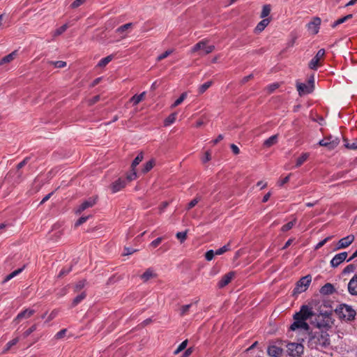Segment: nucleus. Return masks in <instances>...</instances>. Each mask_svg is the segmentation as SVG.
Masks as SVG:
<instances>
[{
	"mask_svg": "<svg viewBox=\"0 0 357 357\" xmlns=\"http://www.w3.org/2000/svg\"><path fill=\"white\" fill-rule=\"evenodd\" d=\"M279 87V84L278 83H274L269 85L267 88L268 93L273 92L276 89Z\"/></svg>",
	"mask_w": 357,
	"mask_h": 357,
	"instance_id": "obj_57",
	"label": "nucleus"
},
{
	"mask_svg": "<svg viewBox=\"0 0 357 357\" xmlns=\"http://www.w3.org/2000/svg\"><path fill=\"white\" fill-rule=\"evenodd\" d=\"M307 344L311 349H326L331 344L330 335L326 331L311 332Z\"/></svg>",
	"mask_w": 357,
	"mask_h": 357,
	"instance_id": "obj_2",
	"label": "nucleus"
},
{
	"mask_svg": "<svg viewBox=\"0 0 357 357\" xmlns=\"http://www.w3.org/2000/svg\"><path fill=\"white\" fill-rule=\"evenodd\" d=\"M89 216H83V217H81L79 218L77 221L75 222V227H79V225H82L83 223H84L89 218Z\"/></svg>",
	"mask_w": 357,
	"mask_h": 357,
	"instance_id": "obj_54",
	"label": "nucleus"
},
{
	"mask_svg": "<svg viewBox=\"0 0 357 357\" xmlns=\"http://www.w3.org/2000/svg\"><path fill=\"white\" fill-rule=\"evenodd\" d=\"M187 96L186 93H183L181 96L172 105V108L176 107L183 102Z\"/></svg>",
	"mask_w": 357,
	"mask_h": 357,
	"instance_id": "obj_43",
	"label": "nucleus"
},
{
	"mask_svg": "<svg viewBox=\"0 0 357 357\" xmlns=\"http://www.w3.org/2000/svg\"><path fill=\"white\" fill-rule=\"evenodd\" d=\"M22 270H23V268H18V269L14 271L13 272H12L11 273H10L9 275H8L5 278V279L2 281V284L7 282L8 281L11 280L14 277L17 276L18 274H20L22 271Z\"/></svg>",
	"mask_w": 357,
	"mask_h": 357,
	"instance_id": "obj_28",
	"label": "nucleus"
},
{
	"mask_svg": "<svg viewBox=\"0 0 357 357\" xmlns=\"http://www.w3.org/2000/svg\"><path fill=\"white\" fill-rule=\"evenodd\" d=\"M234 272L232 271L224 275L218 284V287L223 288L224 287L227 285L231 282L232 278L234 277Z\"/></svg>",
	"mask_w": 357,
	"mask_h": 357,
	"instance_id": "obj_17",
	"label": "nucleus"
},
{
	"mask_svg": "<svg viewBox=\"0 0 357 357\" xmlns=\"http://www.w3.org/2000/svg\"><path fill=\"white\" fill-rule=\"evenodd\" d=\"M86 283H87V282L86 280H82L77 282L74 287V291L75 292L80 291L85 287Z\"/></svg>",
	"mask_w": 357,
	"mask_h": 357,
	"instance_id": "obj_37",
	"label": "nucleus"
},
{
	"mask_svg": "<svg viewBox=\"0 0 357 357\" xmlns=\"http://www.w3.org/2000/svg\"><path fill=\"white\" fill-rule=\"evenodd\" d=\"M343 141L344 142V146L348 149L356 150L357 149V138L354 140L353 142H349V140L344 137Z\"/></svg>",
	"mask_w": 357,
	"mask_h": 357,
	"instance_id": "obj_26",
	"label": "nucleus"
},
{
	"mask_svg": "<svg viewBox=\"0 0 357 357\" xmlns=\"http://www.w3.org/2000/svg\"><path fill=\"white\" fill-rule=\"evenodd\" d=\"M230 147H231L232 152L235 155H238L240 153V150H239L238 147L236 145H235L234 144H231Z\"/></svg>",
	"mask_w": 357,
	"mask_h": 357,
	"instance_id": "obj_64",
	"label": "nucleus"
},
{
	"mask_svg": "<svg viewBox=\"0 0 357 357\" xmlns=\"http://www.w3.org/2000/svg\"><path fill=\"white\" fill-rule=\"evenodd\" d=\"M132 27V23L130 22V23H127V24H125L121 26H119V28L116 29V31L117 33H124L126 30H128V29H130Z\"/></svg>",
	"mask_w": 357,
	"mask_h": 357,
	"instance_id": "obj_38",
	"label": "nucleus"
},
{
	"mask_svg": "<svg viewBox=\"0 0 357 357\" xmlns=\"http://www.w3.org/2000/svg\"><path fill=\"white\" fill-rule=\"evenodd\" d=\"M312 281V277L310 275L301 278L296 283L294 289V294H301L306 291Z\"/></svg>",
	"mask_w": 357,
	"mask_h": 357,
	"instance_id": "obj_7",
	"label": "nucleus"
},
{
	"mask_svg": "<svg viewBox=\"0 0 357 357\" xmlns=\"http://www.w3.org/2000/svg\"><path fill=\"white\" fill-rule=\"evenodd\" d=\"M321 24V19L318 17H314L312 20L307 25V29L312 34L318 33Z\"/></svg>",
	"mask_w": 357,
	"mask_h": 357,
	"instance_id": "obj_13",
	"label": "nucleus"
},
{
	"mask_svg": "<svg viewBox=\"0 0 357 357\" xmlns=\"http://www.w3.org/2000/svg\"><path fill=\"white\" fill-rule=\"evenodd\" d=\"M270 22H271L270 19L264 18L256 26V27L255 29V33H261L269 24Z\"/></svg>",
	"mask_w": 357,
	"mask_h": 357,
	"instance_id": "obj_20",
	"label": "nucleus"
},
{
	"mask_svg": "<svg viewBox=\"0 0 357 357\" xmlns=\"http://www.w3.org/2000/svg\"><path fill=\"white\" fill-rule=\"evenodd\" d=\"M68 29V25L66 24H63L61 26H60L59 28H58L57 29H56L54 32V34H53V36L54 37H56L58 36H60L61 34H62L63 32H65L66 31V29Z\"/></svg>",
	"mask_w": 357,
	"mask_h": 357,
	"instance_id": "obj_40",
	"label": "nucleus"
},
{
	"mask_svg": "<svg viewBox=\"0 0 357 357\" xmlns=\"http://www.w3.org/2000/svg\"><path fill=\"white\" fill-rule=\"evenodd\" d=\"M176 118V114L172 113L170 115H169L164 121V125L165 126H168L171 125L172 123H174Z\"/></svg>",
	"mask_w": 357,
	"mask_h": 357,
	"instance_id": "obj_32",
	"label": "nucleus"
},
{
	"mask_svg": "<svg viewBox=\"0 0 357 357\" xmlns=\"http://www.w3.org/2000/svg\"><path fill=\"white\" fill-rule=\"evenodd\" d=\"M325 55L324 49H320L314 57L310 61L309 68L312 70H317V67L320 65L319 61L324 58Z\"/></svg>",
	"mask_w": 357,
	"mask_h": 357,
	"instance_id": "obj_11",
	"label": "nucleus"
},
{
	"mask_svg": "<svg viewBox=\"0 0 357 357\" xmlns=\"http://www.w3.org/2000/svg\"><path fill=\"white\" fill-rule=\"evenodd\" d=\"M145 95H146V92L144 91L142 92V93H140L139 95H135L133 96L130 99V102H132L134 105H137V104H139L142 100H144V97H145Z\"/></svg>",
	"mask_w": 357,
	"mask_h": 357,
	"instance_id": "obj_23",
	"label": "nucleus"
},
{
	"mask_svg": "<svg viewBox=\"0 0 357 357\" xmlns=\"http://www.w3.org/2000/svg\"><path fill=\"white\" fill-rule=\"evenodd\" d=\"M296 220L294 219L292 221L289 222L286 225H283L281 228L282 231L285 232L290 230L296 224Z\"/></svg>",
	"mask_w": 357,
	"mask_h": 357,
	"instance_id": "obj_39",
	"label": "nucleus"
},
{
	"mask_svg": "<svg viewBox=\"0 0 357 357\" xmlns=\"http://www.w3.org/2000/svg\"><path fill=\"white\" fill-rule=\"evenodd\" d=\"M308 158L309 153H302V155L296 160V167H300L301 165H303V162H305L307 160Z\"/></svg>",
	"mask_w": 357,
	"mask_h": 357,
	"instance_id": "obj_35",
	"label": "nucleus"
},
{
	"mask_svg": "<svg viewBox=\"0 0 357 357\" xmlns=\"http://www.w3.org/2000/svg\"><path fill=\"white\" fill-rule=\"evenodd\" d=\"M113 59L112 55H109L103 59H102L98 63L97 66L100 68L105 67L107 64H108Z\"/></svg>",
	"mask_w": 357,
	"mask_h": 357,
	"instance_id": "obj_29",
	"label": "nucleus"
},
{
	"mask_svg": "<svg viewBox=\"0 0 357 357\" xmlns=\"http://www.w3.org/2000/svg\"><path fill=\"white\" fill-rule=\"evenodd\" d=\"M127 185V181L124 178H119L110 185L111 190L113 193H116L123 189Z\"/></svg>",
	"mask_w": 357,
	"mask_h": 357,
	"instance_id": "obj_14",
	"label": "nucleus"
},
{
	"mask_svg": "<svg viewBox=\"0 0 357 357\" xmlns=\"http://www.w3.org/2000/svg\"><path fill=\"white\" fill-rule=\"evenodd\" d=\"M339 144L340 139L337 137L333 138L331 136L325 137L319 142L320 146L328 147L330 150L335 149Z\"/></svg>",
	"mask_w": 357,
	"mask_h": 357,
	"instance_id": "obj_9",
	"label": "nucleus"
},
{
	"mask_svg": "<svg viewBox=\"0 0 357 357\" xmlns=\"http://www.w3.org/2000/svg\"><path fill=\"white\" fill-rule=\"evenodd\" d=\"M253 74H250L248 76H245L244 77L241 81V84H245L246 82H248L250 79H252L253 78Z\"/></svg>",
	"mask_w": 357,
	"mask_h": 357,
	"instance_id": "obj_63",
	"label": "nucleus"
},
{
	"mask_svg": "<svg viewBox=\"0 0 357 357\" xmlns=\"http://www.w3.org/2000/svg\"><path fill=\"white\" fill-rule=\"evenodd\" d=\"M201 200V197L199 196H197L195 199H193L188 204L187 210H190L194 206H195L198 202Z\"/></svg>",
	"mask_w": 357,
	"mask_h": 357,
	"instance_id": "obj_45",
	"label": "nucleus"
},
{
	"mask_svg": "<svg viewBox=\"0 0 357 357\" xmlns=\"http://www.w3.org/2000/svg\"><path fill=\"white\" fill-rule=\"evenodd\" d=\"M86 296V292L83 291L79 295L77 296L73 301L72 305L73 307L76 306L78 303H79L82 301H83Z\"/></svg>",
	"mask_w": 357,
	"mask_h": 357,
	"instance_id": "obj_30",
	"label": "nucleus"
},
{
	"mask_svg": "<svg viewBox=\"0 0 357 357\" xmlns=\"http://www.w3.org/2000/svg\"><path fill=\"white\" fill-rule=\"evenodd\" d=\"M333 310L330 308L326 310L324 313L317 315L315 318V326L320 331H328L334 324V319L332 317Z\"/></svg>",
	"mask_w": 357,
	"mask_h": 357,
	"instance_id": "obj_3",
	"label": "nucleus"
},
{
	"mask_svg": "<svg viewBox=\"0 0 357 357\" xmlns=\"http://www.w3.org/2000/svg\"><path fill=\"white\" fill-rule=\"evenodd\" d=\"M191 306H192V304H188V305L181 306V307L180 308V312H179L180 316H181V317L185 316L190 310Z\"/></svg>",
	"mask_w": 357,
	"mask_h": 357,
	"instance_id": "obj_44",
	"label": "nucleus"
},
{
	"mask_svg": "<svg viewBox=\"0 0 357 357\" xmlns=\"http://www.w3.org/2000/svg\"><path fill=\"white\" fill-rule=\"evenodd\" d=\"M348 291L352 296H357V274L348 283Z\"/></svg>",
	"mask_w": 357,
	"mask_h": 357,
	"instance_id": "obj_19",
	"label": "nucleus"
},
{
	"mask_svg": "<svg viewBox=\"0 0 357 357\" xmlns=\"http://www.w3.org/2000/svg\"><path fill=\"white\" fill-rule=\"evenodd\" d=\"M187 230L185 231L177 232L176 236L181 243H183L187 238Z\"/></svg>",
	"mask_w": 357,
	"mask_h": 357,
	"instance_id": "obj_46",
	"label": "nucleus"
},
{
	"mask_svg": "<svg viewBox=\"0 0 357 357\" xmlns=\"http://www.w3.org/2000/svg\"><path fill=\"white\" fill-rule=\"evenodd\" d=\"M287 352L291 357H300L304 352V347L300 343H289L287 345Z\"/></svg>",
	"mask_w": 357,
	"mask_h": 357,
	"instance_id": "obj_6",
	"label": "nucleus"
},
{
	"mask_svg": "<svg viewBox=\"0 0 357 357\" xmlns=\"http://www.w3.org/2000/svg\"><path fill=\"white\" fill-rule=\"evenodd\" d=\"M213 84L212 81H208L199 86L198 88L199 94H203L211 85Z\"/></svg>",
	"mask_w": 357,
	"mask_h": 357,
	"instance_id": "obj_33",
	"label": "nucleus"
},
{
	"mask_svg": "<svg viewBox=\"0 0 357 357\" xmlns=\"http://www.w3.org/2000/svg\"><path fill=\"white\" fill-rule=\"evenodd\" d=\"M215 255V252H214L213 250H210L206 252L205 258L207 261H211L213 259Z\"/></svg>",
	"mask_w": 357,
	"mask_h": 357,
	"instance_id": "obj_51",
	"label": "nucleus"
},
{
	"mask_svg": "<svg viewBox=\"0 0 357 357\" xmlns=\"http://www.w3.org/2000/svg\"><path fill=\"white\" fill-rule=\"evenodd\" d=\"M347 255L348 254L347 252H343L335 255L331 261V266L333 268L337 267L340 264L346 260Z\"/></svg>",
	"mask_w": 357,
	"mask_h": 357,
	"instance_id": "obj_12",
	"label": "nucleus"
},
{
	"mask_svg": "<svg viewBox=\"0 0 357 357\" xmlns=\"http://www.w3.org/2000/svg\"><path fill=\"white\" fill-rule=\"evenodd\" d=\"M36 330V325L34 324L33 325L31 328H29V329H27L24 333H23V336L24 338L27 337L28 336H29L33 331H35Z\"/></svg>",
	"mask_w": 357,
	"mask_h": 357,
	"instance_id": "obj_50",
	"label": "nucleus"
},
{
	"mask_svg": "<svg viewBox=\"0 0 357 357\" xmlns=\"http://www.w3.org/2000/svg\"><path fill=\"white\" fill-rule=\"evenodd\" d=\"M334 291L335 288L331 283L326 284L321 287L320 290V292L323 294H332Z\"/></svg>",
	"mask_w": 357,
	"mask_h": 357,
	"instance_id": "obj_22",
	"label": "nucleus"
},
{
	"mask_svg": "<svg viewBox=\"0 0 357 357\" xmlns=\"http://www.w3.org/2000/svg\"><path fill=\"white\" fill-rule=\"evenodd\" d=\"M192 352H193V349L192 347H190L184 351V353L182 354L181 357H189L192 354Z\"/></svg>",
	"mask_w": 357,
	"mask_h": 357,
	"instance_id": "obj_60",
	"label": "nucleus"
},
{
	"mask_svg": "<svg viewBox=\"0 0 357 357\" xmlns=\"http://www.w3.org/2000/svg\"><path fill=\"white\" fill-rule=\"evenodd\" d=\"M35 313V310L32 309H26L19 313L14 319L13 322L18 324L22 319H29Z\"/></svg>",
	"mask_w": 357,
	"mask_h": 357,
	"instance_id": "obj_15",
	"label": "nucleus"
},
{
	"mask_svg": "<svg viewBox=\"0 0 357 357\" xmlns=\"http://www.w3.org/2000/svg\"><path fill=\"white\" fill-rule=\"evenodd\" d=\"M85 1V0H75L72 4H71V7L73 8H76L77 7H79L80 5H82V3H84Z\"/></svg>",
	"mask_w": 357,
	"mask_h": 357,
	"instance_id": "obj_58",
	"label": "nucleus"
},
{
	"mask_svg": "<svg viewBox=\"0 0 357 357\" xmlns=\"http://www.w3.org/2000/svg\"><path fill=\"white\" fill-rule=\"evenodd\" d=\"M187 345H188V340H185L179 344L178 348L174 351V355L178 354L181 351H182L183 350H184L186 348Z\"/></svg>",
	"mask_w": 357,
	"mask_h": 357,
	"instance_id": "obj_41",
	"label": "nucleus"
},
{
	"mask_svg": "<svg viewBox=\"0 0 357 357\" xmlns=\"http://www.w3.org/2000/svg\"><path fill=\"white\" fill-rule=\"evenodd\" d=\"M313 315L314 313L310 307L307 305L301 306L300 311L294 315V321L290 326V329L291 331H296L297 329L308 331L310 326L306 322V320Z\"/></svg>",
	"mask_w": 357,
	"mask_h": 357,
	"instance_id": "obj_1",
	"label": "nucleus"
},
{
	"mask_svg": "<svg viewBox=\"0 0 357 357\" xmlns=\"http://www.w3.org/2000/svg\"><path fill=\"white\" fill-rule=\"evenodd\" d=\"M99 100H100V96L99 95L95 96L91 99L89 100V101H88L89 105H92L95 104L96 102H97Z\"/></svg>",
	"mask_w": 357,
	"mask_h": 357,
	"instance_id": "obj_62",
	"label": "nucleus"
},
{
	"mask_svg": "<svg viewBox=\"0 0 357 357\" xmlns=\"http://www.w3.org/2000/svg\"><path fill=\"white\" fill-rule=\"evenodd\" d=\"M143 158H144V155H143V153L141 152L137 155V156L132 161V165H131V168L132 169H135V167L139 164V162L141 161H142Z\"/></svg>",
	"mask_w": 357,
	"mask_h": 357,
	"instance_id": "obj_34",
	"label": "nucleus"
},
{
	"mask_svg": "<svg viewBox=\"0 0 357 357\" xmlns=\"http://www.w3.org/2000/svg\"><path fill=\"white\" fill-rule=\"evenodd\" d=\"M354 240V235H349L346 237H344L341 238L337 245V249H342L347 248L349 245H350L352 242Z\"/></svg>",
	"mask_w": 357,
	"mask_h": 357,
	"instance_id": "obj_16",
	"label": "nucleus"
},
{
	"mask_svg": "<svg viewBox=\"0 0 357 357\" xmlns=\"http://www.w3.org/2000/svg\"><path fill=\"white\" fill-rule=\"evenodd\" d=\"M137 176V172H136L135 169H132V172L127 175L126 180L128 183V182H130L131 181L136 179Z\"/></svg>",
	"mask_w": 357,
	"mask_h": 357,
	"instance_id": "obj_49",
	"label": "nucleus"
},
{
	"mask_svg": "<svg viewBox=\"0 0 357 357\" xmlns=\"http://www.w3.org/2000/svg\"><path fill=\"white\" fill-rule=\"evenodd\" d=\"M271 6L267 4L264 5L262 8V10L261 12L260 17L261 18H265L266 17L268 16L271 13Z\"/></svg>",
	"mask_w": 357,
	"mask_h": 357,
	"instance_id": "obj_36",
	"label": "nucleus"
},
{
	"mask_svg": "<svg viewBox=\"0 0 357 357\" xmlns=\"http://www.w3.org/2000/svg\"><path fill=\"white\" fill-rule=\"evenodd\" d=\"M49 63L57 68H62L67 66L66 62L63 61H50Z\"/></svg>",
	"mask_w": 357,
	"mask_h": 357,
	"instance_id": "obj_42",
	"label": "nucleus"
},
{
	"mask_svg": "<svg viewBox=\"0 0 357 357\" xmlns=\"http://www.w3.org/2000/svg\"><path fill=\"white\" fill-rule=\"evenodd\" d=\"M215 49L214 45H207V40H202L197 43L191 50L192 53L203 50L205 54L212 52Z\"/></svg>",
	"mask_w": 357,
	"mask_h": 357,
	"instance_id": "obj_8",
	"label": "nucleus"
},
{
	"mask_svg": "<svg viewBox=\"0 0 357 357\" xmlns=\"http://www.w3.org/2000/svg\"><path fill=\"white\" fill-rule=\"evenodd\" d=\"M162 241V238L158 237L151 243L150 246L155 248L161 243Z\"/></svg>",
	"mask_w": 357,
	"mask_h": 357,
	"instance_id": "obj_53",
	"label": "nucleus"
},
{
	"mask_svg": "<svg viewBox=\"0 0 357 357\" xmlns=\"http://www.w3.org/2000/svg\"><path fill=\"white\" fill-rule=\"evenodd\" d=\"M211 160V154L208 151H206L204 156L202 158L203 163H206Z\"/></svg>",
	"mask_w": 357,
	"mask_h": 357,
	"instance_id": "obj_61",
	"label": "nucleus"
},
{
	"mask_svg": "<svg viewBox=\"0 0 357 357\" xmlns=\"http://www.w3.org/2000/svg\"><path fill=\"white\" fill-rule=\"evenodd\" d=\"M296 89L300 96L312 93L314 89V77L312 75L307 81V83L296 82Z\"/></svg>",
	"mask_w": 357,
	"mask_h": 357,
	"instance_id": "obj_5",
	"label": "nucleus"
},
{
	"mask_svg": "<svg viewBox=\"0 0 357 357\" xmlns=\"http://www.w3.org/2000/svg\"><path fill=\"white\" fill-rule=\"evenodd\" d=\"M155 165V160L151 159L149 161L146 162L144 165V168L142 169V172L144 173H147L149 172Z\"/></svg>",
	"mask_w": 357,
	"mask_h": 357,
	"instance_id": "obj_31",
	"label": "nucleus"
},
{
	"mask_svg": "<svg viewBox=\"0 0 357 357\" xmlns=\"http://www.w3.org/2000/svg\"><path fill=\"white\" fill-rule=\"evenodd\" d=\"M19 340H20L19 337H15V338L13 339L12 340L9 341L6 344V345L5 348L3 349L2 353L3 354L8 353V351L19 342Z\"/></svg>",
	"mask_w": 357,
	"mask_h": 357,
	"instance_id": "obj_25",
	"label": "nucleus"
},
{
	"mask_svg": "<svg viewBox=\"0 0 357 357\" xmlns=\"http://www.w3.org/2000/svg\"><path fill=\"white\" fill-rule=\"evenodd\" d=\"M230 250L229 244L225 245L223 247L216 250L215 255H220L224 254L225 252L229 251Z\"/></svg>",
	"mask_w": 357,
	"mask_h": 357,
	"instance_id": "obj_47",
	"label": "nucleus"
},
{
	"mask_svg": "<svg viewBox=\"0 0 357 357\" xmlns=\"http://www.w3.org/2000/svg\"><path fill=\"white\" fill-rule=\"evenodd\" d=\"M278 135H274L266 139L264 142V146L266 148H270L278 142Z\"/></svg>",
	"mask_w": 357,
	"mask_h": 357,
	"instance_id": "obj_21",
	"label": "nucleus"
},
{
	"mask_svg": "<svg viewBox=\"0 0 357 357\" xmlns=\"http://www.w3.org/2000/svg\"><path fill=\"white\" fill-rule=\"evenodd\" d=\"M173 52V50H167L160 55H159L157 57V61H160L165 58H167L168 56H169Z\"/></svg>",
	"mask_w": 357,
	"mask_h": 357,
	"instance_id": "obj_48",
	"label": "nucleus"
},
{
	"mask_svg": "<svg viewBox=\"0 0 357 357\" xmlns=\"http://www.w3.org/2000/svg\"><path fill=\"white\" fill-rule=\"evenodd\" d=\"M355 269H356V266L354 264H349L344 268L343 273H353L355 271Z\"/></svg>",
	"mask_w": 357,
	"mask_h": 357,
	"instance_id": "obj_52",
	"label": "nucleus"
},
{
	"mask_svg": "<svg viewBox=\"0 0 357 357\" xmlns=\"http://www.w3.org/2000/svg\"><path fill=\"white\" fill-rule=\"evenodd\" d=\"M96 197H89L88 199L84 201L75 210V213L79 215L86 208L93 207L96 204Z\"/></svg>",
	"mask_w": 357,
	"mask_h": 357,
	"instance_id": "obj_10",
	"label": "nucleus"
},
{
	"mask_svg": "<svg viewBox=\"0 0 357 357\" xmlns=\"http://www.w3.org/2000/svg\"><path fill=\"white\" fill-rule=\"evenodd\" d=\"M290 176H291V174H289L288 176H287L286 177H284L282 180L279 181L278 183V185L282 186L285 183H288L289 181Z\"/></svg>",
	"mask_w": 357,
	"mask_h": 357,
	"instance_id": "obj_59",
	"label": "nucleus"
},
{
	"mask_svg": "<svg viewBox=\"0 0 357 357\" xmlns=\"http://www.w3.org/2000/svg\"><path fill=\"white\" fill-rule=\"evenodd\" d=\"M15 56H16V51H14V52H11L10 54L5 56L4 57H3L1 59L0 65H3V64L7 63H10V61H12L15 58Z\"/></svg>",
	"mask_w": 357,
	"mask_h": 357,
	"instance_id": "obj_24",
	"label": "nucleus"
},
{
	"mask_svg": "<svg viewBox=\"0 0 357 357\" xmlns=\"http://www.w3.org/2000/svg\"><path fill=\"white\" fill-rule=\"evenodd\" d=\"M331 236H328L326 238H325L324 239H323L322 241H321L319 243H317V245H316L315 247V249H319L320 248H321L324 245H325V243H326L328 242V241H329L331 239Z\"/></svg>",
	"mask_w": 357,
	"mask_h": 357,
	"instance_id": "obj_55",
	"label": "nucleus"
},
{
	"mask_svg": "<svg viewBox=\"0 0 357 357\" xmlns=\"http://www.w3.org/2000/svg\"><path fill=\"white\" fill-rule=\"evenodd\" d=\"M66 329H62L55 335V338L57 340L61 339L64 337L66 333Z\"/></svg>",
	"mask_w": 357,
	"mask_h": 357,
	"instance_id": "obj_56",
	"label": "nucleus"
},
{
	"mask_svg": "<svg viewBox=\"0 0 357 357\" xmlns=\"http://www.w3.org/2000/svg\"><path fill=\"white\" fill-rule=\"evenodd\" d=\"M335 312L340 320L347 322L354 320L356 315V310L352 306L345 303L340 304L335 308Z\"/></svg>",
	"mask_w": 357,
	"mask_h": 357,
	"instance_id": "obj_4",
	"label": "nucleus"
},
{
	"mask_svg": "<svg viewBox=\"0 0 357 357\" xmlns=\"http://www.w3.org/2000/svg\"><path fill=\"white\" fill-rule=\"evenodd\" d=\"M282 352L283 349L275 345H270L267 349V354L271 357H280Z\"/></svg>",
	"mask_w": 357,
	"mask_h": 357,
	"instance_id": "obj_18",
	"label": "nucleus"
},
{
	"mask_svg": "<svg viewBox=\"0 0 357 357\" xmlns=\"http://www.w3.org/2000/svg\"><path fill=\"white\" fill-rule=\"evenodd\" d=\"M155 277V275L153 273V271L151 269H147L142 275L141 278L144 282H146L151 278Z\"/></svg>",
	"mask_w": 357,
	"mask_h": 357,
	"instance_id": "obj_27",
	"label": "nucleus"
}]
</instances>
